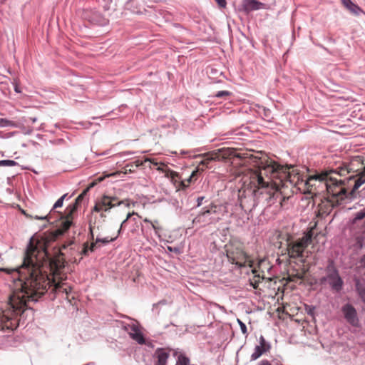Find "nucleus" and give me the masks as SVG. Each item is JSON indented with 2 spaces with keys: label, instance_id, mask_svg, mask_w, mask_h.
I'll list each match as a JSON object with an SVG mask.
<instances>
[{
  "label": "nucleus",
  "instance_id": "1",
  "mask_svg": "<svg viewBox=\"0 0 365 365\" xmlns=\"http://www.w3.org/2000/svg\"><path fill=\"white\" fill-rule=\"evenodd\" d=\"M38 247L30 242L26 251L23 264L16 272L14 289L9 297L8 306L11 314L20 316L28 309L27 302L37 301L51 287L48 267L37 256Z\"/></svg>",
  "mask_w": 365,
  "mask_h": 365
},
{
  "label": "nucleus",
  "instance_id": "15",
  "mask_svg": "<svg viewBox=\"0 0 365 365\" xmlns=\"http://www.w3.org/2000/svg\"><path fill=\"white\" fill-rule=\"evenodd\" d=\"M327 280L333 289L337 292L341 289L343 286V281L340 277L337 270L334 268L329 269Z\"/></svg>",
  "mask_w": 365,
  "mask_h": 365
},
{
  "label": "nucleus",
  "instance_id": "23",
  "mask_svg": "<svg viewBox=\"0 0 365 365\" xmlns=\"http://www.w3.org/2000/svg\"><path fill=\"white\" fill-rule=\"evenodd\" d=\"M158 360L155 365H166L169 354L163 349H158L156 352Z\"/></svg>",
  "mask_w": 365,
  "mask_h": 365
},
{
  "label": "nucleus",
  "instance_id": "10",
  "mask_svg": "<svg viewBox=\"0 0 365 365\" xmlns=\"http://www.w3.org/2000/svg\"><path fill=\"white\" fill-rule=\"evenodd\" d=\"M137 215L140 218L141 217L137 212H129L127 215L126 219L124 220L122 222V223L120 225V228H119V230L118 231V235L116 236H115L114 237H110V238L105 237V238H103V239L97 237L96 241L93 242L90 247H88V243H85L83 245V249L81 250V254L84 255H86L88 250H90L91 252L94 251L99 242H102L103 244H108L110 242L114 241L118 237V235L119 234H120V232L123 230V229L125 227L126 223L128 222V220L131 218V217L133 215Z\"/></svg>",
  "mask_w": 365,
  "mask_h": 365
},
{
  "label": "nucleus",
  "instance_id": "4",
  "mask_svg": "<svg viewBox=\"0 0 365 365\" xmlns=\"http://www.w3.org/2000/svg\"><path fill=\"white\" fill-rule=\"evenodd\" d=\"M226 257L228 262L241 269L246 267H252L253 260L245 251L243 245L238 242H230L225 247Z\"/></svg>",
  "mask_w": 365,
  "mask_h": 365
},
{
  "label": "nucleus",
  "instance_id": "41",
  "mask_svg": "<svg viewBox=\"0 0 365 365\" xmlns=\"http://www.w3.org/2000/svg\"><path fill=\"white\" fill-rule=\"evenodd\" d=\"M361 264H362L364 266H365V255H364V256L361 257Z\"/></svg>",
  "mask_w": 365,
  "mask_h": 365
},
{
  "label": "nucleus",
  "instance_id": "11",
  "mask_svg": "<svg viewBox=\"0 0 365 365\" xmlns=\"http://www.w3.org/2000/svg\"><path fill=\"white\" fill-rule=\"evenodd\" d=\"M125 204L127 207H129L130 204L128 200L118 201L116 197H112L107 195H103L98 201L96 202L93 211L101 212L108 211L113 207Z\"/></svg>",
  "mask_w": 365,
  "mask_h": 365
},
{
  "label": "nucleus",
  "instance_id": "30",
  "mask_svg": "<svg viewBox=\"0 0 365 365\" xmlns=\"http://www.w3.org/2000/svg\"><path fill=\"white\" fill-rule=\"evenodd\" d=\"M95 228H96L95 223H92L91 222H90V223H89V231H90V234H91V240H94L93 231H94Z\"/></svg>",
  "mask_w": 365,
  "mask_h": 365
},
{
  "label": "nucleus",
  "instance_id": "38",
  "mask_svg": "<svg viewBox=\"0 0 365 365\" xmlns=\"http://www.w3.org/2000/svg\"><path fill=\"white\" fill-rule=\"evenodd\" d=\"M147 161L150 162L151 163H153L155 165H158V163L157 162H155L153 159L146 158L145 160V162H147Z\"/></svg>",
  "mask_w": 365,
  "mask_h": 365
},
{
  "label": "nucleus",
  "instance_id": "34",
  "mask_svg": "<svg viewBox=\"0 0 365 365\" xmlns=\"http://www.w3.org/2000/svg\"><path fill=\"white\" fill-rule=\"evenodd\" d=\"M365 217V212H358L355 217V220H361Z\"/></svg>",
  "mask_w": 365,
  "mask_h": 365
},
{
  "label": "nucleus",
  "instance_id": "42",
  "mask_svg": "<svg viewBox=\"0 0 365 365\" xmlns=\"http://www.w3.org/2000/svg\"><path fill=\"white\" fill-rule=\"evenodd\" d=\"M15 91L16 93H20L21 92L20 90L19 89V87L17 86H15Z\"/></svg>",
  "mask_w": 365,
  "mask_h": 365
},
{
  "label": "nucleus",
  "instance_id": "26",
  "mask_svg": "<svg viewBox=\"0 0 365 365\" xmlns=\"http://www.w3.org/2000/svg\"><path fill=\"white\" fill-rule=\"evenodd\" d=\"M0 126H1V127H6V126L15 127L16 124L13 121L9 120L7 119L0 118Z\"/></svg>",
  "mask_w": 365,
  "mask_h": 365
},
{
  "label": "nucleus",
  "instance_id": "20",
  "mask_svg": "<svg viewBox=\"0 0 365 365\" xmlns=\"http://www.w3.org/2000/svg\"><path fill=\"white\" fill-rule=\"evenodd\" d=\"M130 337L140 344H144L145 341L141 331L135 326L131 327L129 332Z\"/></svg>",
  "mask_w": 365,
  "mask_h": 365
},
{
  "label": "nucleus",
  "instance_id": "45",
  "mask_svg": "<svg viewBox=\"0 0 365 365\" xmlns=\"http://www.w3.org/2000/svg\"><path fill=\"white\" fill-rule=\"evenodd\" d=\"M152 226H153V227L154 229H155V225H154L153 224H152Z\"/></svg>",
  "mask_w": 365,
  "mask_h": 365
},
{
  "label": "nucleus",
  "instance_id": "6",
  "mask_svg": "<svg viewBox=\"0 0 365 365\" xmlns=\"http://www.w3.org/2000/svg\"><path fill=\"white\" fill-rule=\"evenodd\" d=\"M312 234L308 233L303 237L291 241L287 243V251L289 260H297L299 262H305L304 252L306 247L311 242Z\"/></svg>",
  "mask_w": 365,
  "mask_h": 365
},
{
  "label": "nucleus",
  "instance_id": "19",
  "mask_svg": "<svg viewBox=\"0 0 365 365\" xmlns=\"http://www.w3.org/2000/svg\"><path fill=\"white\" fill-rule=\"evenodd\" d=\"M242 6L244 10L248 13L263 8L264 4L256 0H244Z\"/></svg>",
  "mask_w": 365,
  "mask_h": 365
},
{
  "label": "nucleus",
  "instance_id": "3",
  "mask_svg": "<svg viewBox=\"0 0 365 365\" xmlns=\"http://www.w3.org/2000/svg\"><path fill=\"white\" fill-rule=\"evenodd\" d=\"M251 160L257 169L248 173L244 184L256 197L265 194L270 198L275 191L296 185L299 180V173L291 172L290 167L282 166L266 155H252Z\"/></svg>",
  "mask_w": 365,
  "mask_h": 365
},
{
  "label": "nucleus",
  "instance_id": "9",
  "mask_svg": "<svg viewBox=\"0 0 365 365\" xmlns=\"http://www.w3.org/2000/svg\"><path fill=\"white\" fill-rule=\"evenodd\" d=\"M76 208L75 206L70 208V210H67L66 217L65 219L60 223L59 227L48 234L46 235L44 237L45 245L50 243L51 242H53L56 240V239L62 235L64 232H66L71 226V215L76 211Z\"/></svg>",
  "mask_w": 365,
  "mask_h": 365
},
{
  "label": "nucleus",
  "instance_id": "36",
  "mask_svg": "<svg viewBox=\"0 0 365 365\" xmlns=\"http://www.w3.org/2000/svg\"><path fill=\"white\" fill-rule=\"evenodd\" d=\"M259 365H271V363L268 360H262Z\"/></svg>",
  "mask_w": 365,
  "mask_h": 365
},
{
  "label": "nucleus",
  "instance_id": "18",
  "mask_svg": "<svg viewBox=\"0 0 365 365\" xmlns=\"http://www.w3.org/2000/svg\"><path fill=\"white\" fill-rule=\"evenodd\" d=\"M344 317L346 321L353 326H357L359 320L356 315V309L350 304H346L342 308Z\"/></svg>",
  "mask_w": 365,
  "mask_h": 365
},
{
  "label": "nucleus",
  "instance_id": "16",
  "mask_svg": "<svg viewBox=\"0 0 365 365\" xmlns=\"http://www.w3.org/2000/svg\"><path fill=\"white\" fill-rule=\"evenodd\" d=\"M259 342V345L255 346V351L251 355L252 360H257L263 354L269 351L271 348L269 344L266 341L263 336H260Z\"/></svg>",
  "mask_w": 365,
  "mask_h": 365
},
{
  "label": "nucleus",
  "instance_id": "40",
  "mask_svg": "<svg viewBox=\"0 0 365 365\" xmlns=\"http://www.w3.org/2000/svg\"><path fill=\"white\" fill-rule=\"evenodd\" d=\"M203 199H204L203 197H199L197 198V206H200L202 205V202Z\"/></svg>",
  "mask_w": 365,
  "mask_h": 365
},
{
  "label": "nucleus",
  "instance_id": "2",
  "mask_svg": "<svg viewBox=\"0 0 365 365\" xmlns=\"http://www.w3.org/2000/svg\"><path fill=\"white\" fill-rule=\"evenodd\" d=\"M322 185L327 191L328 200L334 203L347 197L348 194H354L365 183V167H362L359 158H353L349 163H344L334 170H329L310 176L304 183L307 192L315 193L316 183Z\"/></svg>",
  "mask_w": 365,
  "mask_h": 365
},
{
  "label": "nucleus",
  "instance_id": "29",
  "mask_svg": "<svg viewBox=\"0 0 365 365\" xmlns=\"http://www.w3.org/2000/svg\"><path fill=\"white\" fill-rule=\"evenodd\" d=\"M230 95V93L229 91H222L217 92L215 94V96L217 98H222V97H225V96H229Z\"/></svg>",
  "mask_w": 365,
  "mask_h": 365
},
{
  "label": "nucleus",
  "instance_id": "31",
  "mask_svg": "<svg viewBox=\"0 0 365 365\" xmlns=\"http://www.w3.org/2000/svg\"><path fill=\"white\" fill-rule=\"evenodd\" d=\"M83 193L81 194L80 195H78L77 197V198L76 199V202L72 206H69L68 207H67L66 210H70V208L75 206L76 207V205L78 204L83 199Z\"/></svg>",
  "mask_w": 365,
  "mask_h": 365
},
{
  "label": "nucleus",
  "instance_id": "7",
  "mask_svg": "<svg viewBox=\"0 0 365 365\" xmlns=\"http://www.w3.org/2000/svg\"><path fill=\"white\" fill-rule=\"evenodd\" d=\"M250 267L252 268V273L254 274L253 278L250 279V284L254 289L258 288L262 280L271 279L269 272L272 265L267 259H260L257 264L253 261V266Z\"/></svg>",
  "mask_w": 365,
  "mask_h": 365
},
{
  "label": "nucleus",
  "instance_id": "12",
  "mask_svg": "<svg viewBox=\"0 0 365 365\" xmlns=\"http://www.w3.org/2000/svg\"><path fill=\"white\" fill-rule=\"evenodd\" d=\"M12 309L7 305L6 309L0 314V328L2 329H14L18 326L17 317L19 314H11Z\"/></svg>",
  "mask_w": 365,
  "mask_h": 365
},
{
  "label": "nucleus",
  "instance_id": "46",
  "mask_svg": "<svg viewBox=\"0 0 365 365\" xmlns=\"http://www.w3.org/2000/svg\"><path fill=\"white\" fill-rule=\"evenodd\" d=\"M129 166H130V165H127V167H129ZM130 167H133V165H130Z\"/></svg>",
  "mask_w": 365,
  "mask_h": 365
},
{
  "label": "nucleus",
  "instance_id": "39",
  "mask_svg": "<svg viewBox=\"0 0 365 365\" xmlns=\"http://www.w3.org/2000/svg\"><path fill=\"white\" fill-rule=\"evenodd\" d=\"M130 221H133L135 225V227L131 230L133 232L137 230V228L138 227V225H137V222L135 218L131 219Z\"/></svg>",
  "mask_w": 365,
  "mask_h": 365
},
{
  "label": "nucleus",
  "instance_id": "21",
  "mask_svg": "<svg viewBox=\"0 0 365 365\" xmlns=\"http://www.w3.org/2000/svg\"><path fill=\"white\" fill-rule=\"evenodd\" d=\"M158 170L164 172L165 173V176L170 178L174 182H177L180 180L179 174L175 171L168 169L167 166L163 163H161V165L158 168Z\"/></svg>",
  "mask_w": 365,
  "mask_h": 365
},
{
  "label": "nucleus",
  "instance_id": "28",
  "mask_svg": "<svg viewBox=\"0 0 365 365\" xmlns=\"http://www.w3.org/2000/svg\"><path fill=\"white\" fill-rule=\"evenodd\" d=\"M66 195H63V196H61L56 202V203L54 204L53 205V209H56V208H58V207H61L62 205H63V200L64 198L66 197Z\"/></svg>",
  "mask_w": 365,
  "mask_h": 365
},
{
  "label": "nucleus",
  "instance_id": "44",
  "mask_svg": "<svg viewBox=\"0 0 365 365\" xmlns=\"http://www.w3.org/2000/svg\"><path fill=\"white\" fill-rule=\"evenodd\" d=\"M31 120H32L33 123H34V122H36V118H31Z\"/></svg>",
  "mask_w": 365,
  "mask_h": 365
},
{
  "label": "nucleus",
  "instance_id": "35",
  "mask_svg": "<svg viewBox=\"0 0 365 365\" xmlns=\"http://www.w3.org/2000/svg\"><path fill=\"white\" fill-rule=\"evenodd\" d=\"M359 295L363 302L365 303V288L361 289L359 290Z\"/></svg>",
  "mask_w": 365,
  "mask_h": 365
},
{
  "label": "nucleus",
  "instance_id": "22",
  "mask_svg": "<svg viewBox=\"0 0 365 365\" xmlns=\"http://www.w3.org/2000/svg\"><path fill=\"white\" fill-rule=\"evenodd\" d=\"M342 4L346 7L351 13L358 15L361 11V9L356 4L353 3L351 0H341Z\"/></svg>",
  "mask_w": 365,
  "mask_h": 365
},
{
  "label": "nucleus",
  "instance_id": "27",
  "mask_svg": "<svg viewBox=\"0 0 365 365\" xmlns=\"http://www.w3.org/2000/svg\"><path fill=\"white\" fill-rule=\"evenodd\" d=\"M16 163L11 160H0V166H14Z\"/></svg>",
  "mask_w": 365,
  "mask_h": 365
},
{
  "label": "nucleus",
  "instance_id": "43",
  "mask_svg": "<svg viewBox=\"0 0 365 365\" xmlns=\"http://www.w3.org/2000/svg\"><path fill=\"white\" fill-rule=\"evenodd\" d=\"M144 222H150V221L148 219H147V218L144 219Z\"/></svg>",
  "mask_w": 365,
  "mask_h": 365
},
{
  "label": "nucleus",
  "instance_id": "8",
  "mask_svg": "<svg viewBox=\"0 0 365 365\" xmlns=\"http://www.w3.org/2000/svg\"><path fill=\"white\" fill-rule=\"evenodd\" d=\"M307 271L308 267L305 265V262L301 263L289 260L287 267L286 277H284L283 279L289 282H301Z\"/></svg>",
  "mask_w": 365,
  "mask_h": 365
},
{
  "label": "nucleus",
  "instance_id": "5",
  "mask_svg": "<svg viewBox=\"0 0 365 365\" xmlns=\"http://www.w3.org/2000/svg\"><path fill=\"white\" fill-rule=\"evenodd\" d=\"M74 245L73 241H69L67 244H64L61 246L60 249V253L56 256H54L49 262L44 259L45 257H47V252L46 250V244H44V247L42 251H40L38 249V252H37L38 257L43 262L44 264H46L48 267V271L51 270L53 272V277H58L62 279L61 270L65 267V259L63 257L64 253H63V250H66L68 247H71L72 250V246Z\"/></svg>",
  "mask_w": 365,
  "mask_h": 365
},
{
  "label": "nucleus",
  "instance_id": "24",
  "mask_svg": "<svg viewBox=\"0 0 365 365\" xmlns=\"http://www.w3.org/2000/svg\"><path fill=\"white\" fill-rule=\"evenodd\" d=\"M212 151L206 153L202 155L203 160H201V162L200 163V165L202 167V169H204V168H207L210 162L212 160H217L216 158H211L212 156L210 155Z\"/></svg>",
  "mask_w": 365,
  "mask_h": 365
},
{
  "label": "nucleus",
  "instance_id": "13",
  "mask_svg": "<svg viewBox=\"0 0 365 365\" xmlns=\"http://www.w3.org/2000/svg\"><path fill=\"white\" fill-rule=\"evenodd\" d=\"M66 277L62 276V279L58 277H53L51 280V287L53 286L52 291L56 294H65L66 299H68V294L71 292V287L66 283L63 282L66 279Z\"/></svg>",
  "mask_w": 365,
  "mask_h": 365
},
{
  "label": "nucleus",
  "instance_id": "25",
  "mask_svg": "<svg viewBox=\"0 0 365 365\" xmlns=\"http://www.w3.org/2000/svg\"><path fill=\"white\" fill-rule=\"evenodd\" d=\"M190 359L185 356L180 354L178 356L176 365H189Z\"/></svg>",
  "mask_w": 365,
  "mask_h": 365
},
{
  "label": "nucleus",
  "instance_id": "37",
  "mask_svg": "<svg viewBox=\"0 0 365 365\" xmlns=\"http://www.w3.org/2000/svg\"><path fill=\"white\" fill-rule=\"evenodd\" d=\"M135 167H139L143 165V161H140V160H137L134 162Z\"/></svg>",
  "mask_w": 365,
  "mask_h": 365
},
{
  "label": "nucleus",
  "instance_id": "17",
  "mask_svg": "<svg viewBox=\"0 0 365 365\" xmlns=\"http://www.w3.org/2000/svg\"><path fill=\"white\" fill-rule=\"evenodd\" d=\"M210 155L212 156L211 158H216L217 160H222L236 156V154L235 151L232 148H222L212 150Z\"/></svg>",
  "mask_w": 365,
  "mask_h": 365
},
{
  "label": "nucleus",
  "instance_id": "14",
  "mask_svg": "<svg viewBox=\"0 0 365 365\" xmlns=\"http://www.w3.org/2000/svg\"><path fill=\"white\" fill-rule=\"evenodd\" d=\"M216 207L215 205H210L192 220V223L195 225H205L212 222L211 218H208V216L216 212Z\"/></svg>",
  "mask_w": 365,
  "mask_h": 365
},
{
  "label": "nucleus",
  "instance_id": "32",
  "mask_svg": "<svg viewBox=\"0 0 365 365\" xmlns=\"http://www.w3.org/2000/svg\"><path fill=\"white\" fill-rule=\"evenodd\" d=\"M237 321H238V323L240 324V327L242 332L244 334H247V327H246V325L242 322H241L240 319H237Z\"/></svg>",
  "mask_w": 365,
  "mask_h": 365
},
{
  "label": "nucleus",
  "instance_id": "33",
  "mask_svg": "<svg viewBox=\"0 0 365 365\" xmlns=\"http://www.w3.org/2000/svg\"><path fill=\"white\" fill-rule=\"evenodd\" d=\"M218 6L221 8H225L227 5L226 0H215Z\"/></svg>",
  "mask_w": 365,
  "mask_h": 365
}]
</instances>
